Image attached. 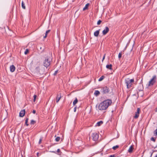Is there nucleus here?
Returning a JSON list of instances; mask_svg holds the SVG:
<instances>
[{"mask_svg":"<svg viewBox=\"0 0 157 157\" xmlns=\"http://www.w3.org/2000/svg\"><path fill=\"white\" fill-rule=\"evenodd\" d=\"M112 65L111 64H107L106 65V67L109 70H112Z\"/></svg>","mask_w":157,"mask_h":157,"instance_id":"ddd939ff","label":"nucleus"},{"mask_svg":"<svg viewBox=\"0 0 157 157\" xmlns=\"http://www.w3.org/2000/svg\"><path fill=\"white\" fill-rule=\"evenodd\" d=\"M140 111V109L139 108H138L137 109V112L135 113L139 115Z\"/></svg>","mask_w":157,"mask_h":157,"instance_id":"a878e982","label":"nucleus"},{"mask_svg":"<svg viewBox=\"0 0 157 157\" xmlns=\"http://www.w3.org/2000/svg\"><path fill=\"white\" fill-rule=\"evenodd\" d=\"M119 146L118 145H116L115 146H113L112 148L114 150H115L117 149L119 147Z\"/></svg>","mask_w":157,"mask_h":157,"instance_id":"5701e85b","label":"nucleus"},{"mask_svg":"<svg viewBox=\"0 0 157 157\" xmlns=\"http://www.w3.org/2000/svg\"><path fill=\"white\" fill-rule=\"evenodd\" d=\"M28 120H29V118H27L25 121V124L27 126H28V125H29V124H28Z\"/></svg>","mask_w":157,"mask_h":157,"instance_id":"b1692460","label":"nucleus"},{"mask_svg":"<svg viewBox=\"0 0 157 157\" xmlns=\"http://www.w3.org/2000/svg\"><path fill=\"white\" fill-rule=\"evenodd\" d=\"M125 83L126 85L127 88L128 89L132 86V83L134 82V79H130L129 78H127L125 79Z\"/></svg>","mask_w":157,"mask_h":157,"instance_id":"7ed1b4c3","label":"nucleus"},{"mask_svg":"<svg viewBox=\"0 0 157 157\" xmlns=\"http://www.w3.org/2000/svg\"><path fill=\"white\" fill-rule=\"evenodd\" d=\"M101 22V20H99L97 22V25H99Z\"/></svg>","mask_w":157,"mask_h":157,"instance_id":"2f4dec72","label":"nucleus"},{"mask_svg":"<svg viewBox=\"0 0 157 157\" xmlns=\"http://www.w3.org/2000/svg\"><path fill=\"white\" fill-rule=\"evenodd\" d=\"M155 157H157V154L156 155Z\"/></svg>","mask_w":157,"mask_h":157,"instance_id":"37998d69","label":"nucleus"},{"mask_svg":"<svg viewBox=\"0 0 157 157\" xmlns=\"http://www.w3.org/2000/svg\"><path fill=\"white\" fill-rule=\"evenodd\" d=\"M92 136L93 140L95 141L97 140L99 137L98 134L96 133H93Z\"/></svg>","mask_w":157,"mask_h":157,"instance_id":"423d86ee","label":"nucleus"},{"mask_svg":"<svg viewBox=\"0 0 157 157\" xmlns=\"http://www.w3.org/2000/svg\"><path fill=\"white\" fill-rule=\"evenodd\" d=\"M89 5V3H87V4H86L85 7L83 9V10L84 11L86 10L87 9Z\"/></svg>","mask_w":157,"mask_h":157,"instance_id":"4468645a","label":"nucleus"},{"mask_svg":"<svg viewBox=\"0 0 157 157\" xmlns=\"http://www.w3.org/2000/svg\"><path fill=\"white\" fill-rule=\"evenodd\" d=\"M15 69V67L13 65H11L10 67V71L11 72H13Z\"/></svg>","mask_w":157,"mask_h":157,"instance_id":"9b49d317","label":"nucleus"},{"mask_svg":"<svg viewBox=\"0 0 157 157\" xmlns=\"http://www.w3.org/2000/svg\"><path fill=\"white\" fill-rule=\"evenodd\" d=\"M42 140V138H40L39 141V144H41Z\"/></svg>","mask_w":157,"mask_h":157,"instance_id":"473e14b6","label":"nucleus"},{"mask_svg":"<svg viewBox=\"0 0 157 157\" xmlns=\"http://www.w3.org/2000/svg\"><path fill=\"white\" fill-rule=\"evenodd\" d=\"M52 152H53V153H56V151H52Z\"/></svg>","mask_w":157,"mask_h":157,"instance_id":"79ce46f5","label":"nucleus"},{"mask_svg":"<svg viewBox=\"0 0 157 157\" xmlns=\"http://www.w3.org/2000/svg\"><path fill=\"white\" fill-rule=\"evenodd\" d=\"M109 29L108 27H106L105 29L102 31V34L104 35L106 34L109 31Z\"/></svg>","mask_w":157,"mask_h":157,"instance_id":"0eeeda50","label":"nucleus"},{"mask_svg":"<svg viewBox=\"0 0 157 157\" xmlns=\"http://www.w3.org/2000/svg\"><path fill=\"white\" fill-rule=\"evenodd\" d=\"M139 116V115L135 113V116L134 117L135 118H137Z\"/></svg>","mask_w":157,"mask_h":157,"instance_id":"c85d7f7f","label":"nucleus"},{"mask_svg":"<svg viewBox=\"0 0 157 157\" xmlns=\"http://www.w3.org/2000/svg\"><path fill=\"white\" fill-rule=\"evenodd\" d=\"M102 92L103 94H106L109 92L110 90L108 87L107 86H105L102 88L101 89Z\"/></svg>","mask_w":157,"mask_h":157,"instance_id":"39448f33","label":"nucleus"},{"mask_svg":"<svg viewBox=\"0 0 157 157\" xmlns=\"http://www.w3.org/2000/svg\"><path fill=\"white\" fill-rule=\"evenodd\" d=\"M36 122L35 121L32 120L31 121L30 123L31 124H34L36 123Z\"/></svg>","mask_w":157,"mask_h":157,"instance_id":"393cba45","label":"nucleus"},{"mask_svg":"<svg viewBox=\"0 0 157 157\" xmlns=\"http://www.w3.org/2000/svg\"><path fill=\"white\" fill-rule=\"evenodd\" d=\"M51 59L49 56H47L45 58L43 61L44 66L48 68L51 64Z\"/></svg>","mask_w":157,"mask_h":157,"instance_id":"f03ea898","label":"nucleus"},{"mask_svg":"<svg viewBox=\"0 0 157 157\" xmlns=\"http://www.w3.org/2000/svg\"><path fill=\"white\" fill-rule=\"evenodd\" d=\"M50 30H48L46 31L45 36H44V38H45L47 37L48 34L50 32Z\"/></svg>","mask_w":157,"mask_h":157,"instance_id":"f3484780","label":"nucleus"},{"mask_svg":"<svg viewBox=\"0 0 157 157\" xmlns=\"http://www.w3.org/2000/svg\"><path fill=\"white\" fill-rule=\"evenodd\" d=\"M21 6H22V8L23 9H25V4H24V2L23 1L22 2Z\"/></svg>","mask_w":157,"mask_h":157,"instance_id":"412c9836","label":"nucleus"},{"mask_svg":"<svg viewBox=\"0 0 157 157\" xmlns=\"http://www.w3.org/2000/svg\"><path fill=\"white\" fill-rule=\"evenodd\" d=\"M115 156H114V155H110L109 157H114Z\"/></svg>","mask_w":157,"mask_h":157,"instance_id":"e433bc0d","label":"nucleus"},{"mask_svg":"<svg viewBox=\"0 0 157 157\" xmlns=\"http://www.w3.org/2000/svg\"><path fill=\"white\" fill-rule=\"evenodd\" d=\"M105 55H106V54H105L103 56V59H102V62H103L104 60L105 59Z\"/></svg>","mask_w":157,"mask_h":157,"instance_id":"f704fd0d","label":"nucleus"},{"mask_svg":"<svg viewBox=\"0 0 157 157\" xmlns=\"http://www.w3.org/2000/svg\"><path fill=\"white\" fill-rule=\"evenodd\" d=\"M57 152H60V150L59 149H58L57 150Z\"/></svg>","mask_w":157,"mask_h":157,"instance_id":"58836bf2","label":"nucleus"},{"mask_svg":"<svg viewBox=\"0 0 157 157\" xmlns=\"http://www.w3.org/2000/svg\"><path fill=\"white\" fill-rule=\"evenodd\" d=\"M100 94V92L98 90H95L94 93V94L96 96H98Z\"/></svg>","mask_w":157,"mask_h":157,"instance_id":"2eb2a0df","label":"nucleus"},{"mask_svg":"<svg viewBox=\"0 0 157 157\" xmlns=\"http://www.w3.org/2000/svg\"><path fill=\"white\" fill-rule=\"evenodd\" d=\"M37 96L36 95H34L33 96V101L35 102L36 98Z\"/></svg>","mask_w":157,"mask_h":157,"instance_id":"cd10ccee","label":"nucleus"},{"mask_svg":"<svg viewBox=\"0 0 157 157\" xmlns=\"http://www.w3.org/2000/svg\"><path fill=\"white\" fill-rule=\"evenodd\" d=\"M40 68L39 66H38L36 67L35 68V70L38 73L40 72Z\"/></svg>","mask_w":157,"mask_h":157,"instance_id":"dca6fc26","label":"nucleus"},{"mask_svg":"<svg viewBox=\"0 0 157 157\" xmlns=\"http://www.w3.org/2000/svg\"><path fill=\"white\" fill-rule=\"evenodd\" d=\"M156 77V75H154L151 80L149 81L148 86H150L154 85L155 82Z\"/></svg>","mask_w":157,"mask_h":157,"instance_id":"20e7f679","label":"nucleus"},{"mask_svg":"<svg viewBox=\"0 0 157 157\" xmlns=\"http://www.w3.org/2000/svg\"><path fill=\"white\" fill-rule=\"evenodd\" d=\"M154 134H155L157 136V129H156L154 131Z\"/></svg>","mask_w":157,"mask_h":157,"instance_id":"72a5a7b5","label":"nucleus"},{"mask_svg":"<svg viewBox=\"0 0 157 157\" xmlns=\"http://www.w3.org/2000/svg\"><path fill=\"white\" fill-rule=\"evenodd\" d=\"M151 140L152 141H153L154 142L155 141V139L153 137H151Z\"/></svg>","mask_w":157,"mask_h":157,"instance_id":"c9c22d12","label":"nucleus"},{"mask_svg":"<svg viewBox=\"0 0 157 157\" xmlns=\"http://www.w3.org/2000/svg\"><path fill=\"white\" fill-rule=\"evenodd\" d=\"M33 65L35 66H40V62L38 61L37 60H35L33 62Z\"/></svg>","mask_w":157,"mask_h":157,"instance_id":"1a4fd4ad","label":"nucleus"},{"mask_svg":"<svg viewBox=\"0 0 157 157\" xmlns=\"http://www.w3.org/2000/svg\"><path fill=\"white\" fill-rule=\"evenodd\" d=\"M111 103L112 101L111 100H106L99 104L98 109L101 110H105L107 109Z\"/></svg>","mask_w":157,"mask_h":157,"instance_id":"f257e3e1","label":"nucleus"},{"mask_svg":"<svg viewBox=\"0 0 157 157\" xmlns=\"http://www.w3.org/2000/svg\"><path fill=\"white\" fill-rule=\"evenodd\" d=\"M133 147L132 146H131L128 150V152L129 153H131L133 150Z\"/></svg>","mask_w":157,"mask_h":157,"instance_id":"6ab92c4d","label":"nucleus"},{"mask_svg":"<svg viewBox=\"0 0 157 157\" xmlns=\"http://www.w3.org/2000/svg\"><path fill=\"white\" fill-rule=\"evenodd\" d=\"M57 72H58V71H56L54 73V75H56V74H57Z\"/></svg>","mask_w":157,"mask_h":157,"instance_id":"4c0bfd02","label":"nucleus"},{"mask_svg":"<svg viewBox=\"0 0 157 157\" xmlns=\"http://www.w3.org/2000/svg\"><path fill=\"white\" fill-rule=\"evenodd\" d=\"M76 107H75L74 108V112H76Z\"/></svg>","mask_w":157,"mask_h":157,"instance_id":"a19ab883","label":"nucleus"},{"mask_svg":"<svg viewBox=\"0 0 157 157\" xmlns=\"http://www.w3.org/2000/svg\"><path fill=\"white\" fill-rule=\"evenodd\" d=\"M25 114V111L24 109L21 110L19 113V116L20 117H23Z\"/></svg>","mask_w":157,"mask_h":157,"instance_id":"9d476101","label":"nucleus"},{"mask_svg":"<svg viewBox=\"0 0 157 157\" xmlns=\"http://www.w3.org/2000/svg\"><path fill=\"white\" fill-rule=\"evenodd\" d=\"M100 29L97 30L94 33V35L96 37H98L99 34Z\"/></svg>","mask_w":157,"mask_h":157,"instance_id":"f8f14e48","label":"nucleus"},{"mask_svg":"<svg viewBox=\"0 0 157 157\" xmlns=\"http://www.w3.org/2000/svg\"><path fill=\"white\" fill-rule=\"evenodd\" d=\"M29 50L28 49H26L24 52L25 54V55L29 53Z\"/></svg>","mask_w":157,"mask_h":157,"instance_id":"bb28decb","label":"nucleus"},{"mask_svg":"<svg viewBox=\"0 0 157 157\" xmlns=\"http://www.w3.org/2000/svg\"><path fill=\"white\" fill-rule=\"evenodd\" d=\"M33 113L34 114H35L36 113V111L34 110H33Z\"/></svg>","mask_w":157,"mask_h":157,"instance_id":"ea45409f","label":"nucleus"},{"mask_svg":"<svg viewBox=\"0 0 157 157\" xmlns=\"http://www.w3.org/2000/svg\"><path fill=\"white\" fill-rule=\"evenodd\" d=\"M78 100L76 98H75V100L73 102V105H75L78 102Z\"/></svg>","mask_w":157,"mask_h":157,"instance_id":"aec40b11","label":"nucleus"},{"mask_svg":"<svg viewBox=\"0 0 157 157\" xmlns=\"http://www.w3.org/2000/svg\"><path fill=\"white\" fill-rule=\"evenodd\" d=\"M60 139V138L59 137H57L55 139V140L56 142L59 141Z\"/></svg>","mask_w":157,"mask_h":157,"instance_id":"c756f323","label":"nucleus"},{"mask_svg":"<svg viewBox=\"0 0 157 157\" xmlns=\"http://www.w3.org/2000/svg\"><path fill=\"white\" fill-rule=\"evenodd\" d=\"M105 78V76H101L98 79L99 81H101L102 80Z\"/></svg>","mask_w":157,"mask_h":157,"instance_id":"4be33fe9","label":"nucleus"},{"mask_svg":"<svg viewBox=\"0 0 157 157\" xmlns=\"http://www.w3.org/2000/svg\"><path fill=\"white\" fill-rule=\"evenodd\" d=\"M103 123V122L102 121H100L99 122H98L97 123V125L98 126H100Z\"/></svg>","mask_w":157,"mask_h":157,"instance_id":"a211bd4d","label":"nucleus"},{"mask_svg":"<svg viewBox=\"0 0 157 157\" xmlns=\"http://www.w3.org/2000/svg\"><path fill=\"white\" fill-rule=\"evenodd\" d=\"M122 53L121 52H120L118 55V58L120 59L121 57Z\"/></svg>","mask_w":157,"mask_h":157,"instance_id":"7c9ffc66","label":"nucleus"},{"mask_svg":"<svg viewBox=\"0 0 157 157\" xmlns=\"http://www.w3.org/2000/svg\"><path fill=\"white\" fill-rule=\"evenodd\" d=\"M156 111H157V108H156Z\"/></svg>","mask_w":157,"mask_h":157,"instance_id":"c03bdc74","label":"nucleus"},{"mask_svg":"<svg viewBox=\"0 0 157 157\" xmlns=\"http://www.w3.org/2000/svg\"><path fill=\"white\" fill-rule=\"evenodd\" d=\"M61 98V94L59 93L57 94L56 98V102L58 103Z\"/></svg>","mask_w":157,"mask_h":157,"instance_id":"6e6552de","label":"nucleus"}]
</instances>
